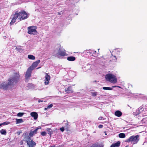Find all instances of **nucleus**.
I'll return each instance as SVG.
<instances>
[{"label": "nucleus", "mask_w": 147, "mask_h": 147, "mask_svg": "<svg viewBox=\"0 0 147 147\" xmlns=\"http://www.w3.org/2000/svg\"><path fill=\"white\" fill-rule=\"evenodd\" d=\"M19 75L18 74L15 73L10 77L8 82H3L0 84V88L4 90L6 89L9 86L15 84L18 81Z\"/></svg>", "instance_id": "nucleus-1"}, {"label": "nucleus", "mask_w": 147, "mask_h": 147, "mask_svg": "<svg viewBox=\"0 0 147 147\" xmlns=\"http://www.w3.org/2000/svg\"><path fill=\"white\" fill-rule=\"evenodd\" d=\"M29 14L27 13L26 12L23 11L19 13H16L12 16L13 19L10 23L11 25H12L16 22L19 21L27 19L28 16Z\"/></svg>", "instance_id": "nucleus-2"}, {"label": "nucleus", "mask_w": 147, "mask_h": 147, "mask_svg": "<svg viewBox=\"0 0 147 147\" xmlns=\"http://www.w3.org/2000/svg\"><path fill=\"white\" fill-rule=\"evenodd\" d=\"M54 54L55 57L64 56L65 55V51L62 47H60L59 49L56 50L54 52Z\"/></svg>", "instance_id": "nucleus-3"}, {"label": "nucleus", "mask_w": 147, "mask_h": 147, "mask_svg": "<svg viewBox=\"0 0 147 147\" xmlns=\"http://www.w3.org/2000/svg\"><path fill=\"white\" fill-rule=\"evenodd\" d=\"M139 136L138 135L136 136L133 135L130 136L128 139L126 140V142H131L132 144H136L139 140Z\"/></svg>", "instance_id": "nucleus-4"}, {"label": "nucleus", "mask_w": 147, "mask_h": 147, "mask_svg": "<svg viewBox=\"0 0 147 147\" xmlns=\"http://www.w3.org/2000/svg\"><path fill=\"white\" fill-rule=\"evenodd\" d=\"M106 79L112 83H115L117 82V78L114 75L111 74H107L105 76Z\"/></svg>", "instance_id": "nucleus-5"}, {"label": "nucleus", "mask_w": 147, "mask_h": 147, "mask_svg": "<svg viewBox=\"0 0 147 147\" xmlns=\"http://www.w3.org/2000/svg\"><path fill=\"white\" fill-rule=\"evenodd\" d=\"M36 27L30 26L28 28V33L30 34L35 35L37 32Z\"/></svg>", "instance_id": "nucleus-6"}, {"label": "nucleus", "mask_w": 147, "mask_h": 147, "mask_svg": "<svg viewBox=\"0 0 147 147\" xmlns=\"http://www.w3.org/2000/svg\"><path fill=\"white\" fill-rule=\"evenodd\" d=\"M40 60H38L37 61L33 62L32 64L30 66L29 68L31 69L32 70L35 69L38 65V64L40 63Z\"/></svg>", "instance_id": "nucleus-7"}, {"label": "nucleus", "mask_w": 147, "mask_h": 147, "mask_svg": "<svg viewBox=\"0 0 147 147\" xmlns=\"http://www.w3.org/2000/svg\"><path fill=\"white\" fill-rule=\"evenodd\" d=\"M32 71L31 69L29 67L27 70L26 73L25 77L26 79H28L31 76V74Z\"/></svg>", "instance_id": "nucleus-8"}, {"label": "nucleus", "mask_w": 147, "mask_h": 147, "mask_svg": "<svg viewBox=\"0 0 147 147\" xmlns=\"http://www.w3.org/2000/svg\"><path fill=\"white\" fill-rule=\"evenodd\" d=\"M50 76L47 74H46L45 76V83L46 85L49 84V81L50 79Z\"/></svg>", "instance_id": "nucleus-9"}, {"label": "nucleus", "mask_w": 147, "mask_h": 147, "mask_svg": "<svg viewBox=\"0 0 147 147\" xmlns=\"http://www.w3.org/2000/svg\"><path fill=\"white\" fill-rule=\"evenodd\" d=\"M27 144L28 145V147H33L36 145V143L31 140L29 142H28Z\"/></svg>", "instance_id": "nucleus-10"}, {"label": "nucleus", "mask_w": 147, "mask_h": 147, "mask_svg": "<svg viewBox=\"0 0 147 147\" xmlns=\"http://www.w3.org/2000/svg\"><path fill=\"white\" fill-rule=\"evenodd\" d=\"M91 65L90 64H88L86 66L83 67L82 68L83 69V70L85 71L90 69H91Z\"/></svg>", "instance_id": "nucleus-11"}, {"label": "nucleus", "mask_w": 147, "mask_h": 147, "mask_svg": "<svg viewBox=\"0 0 147 147\" xmlns=\"http://www.w3.org/2000/svg\"><path fill=\"white\" fill-rule=\"evenodd\" d=\"M30 115L31 116L34 117V119H37L38 115L37 113L36 112H32L30 113Z\"/></svg>", "instance_id": "nucleus-12"}, {"label": "nucleus", "mask_w": 147, "mask_h": 147, "mask_svg": "<svg viewBox=\"0 0 147 147\" xmlns=\"http://www.w3.org/2000/svg\"><path fill=\"white\" fill-rule=\"evenodd\" d=\"M104 145L101 143L95 144L91 146V147H103Z\"/></svg>", "instance_id": "nucleus-13"}, {"label": "nucleus", "mask_w": 147, "mask_h": 147, "mask_svg": "<svg viewBox=\"0 0 147 147\" xmlns=\"http://www.w3.org/2000/svg\"><path fill=\"white\" fill-rule=\"evenodd\" d=\"M120 142L118 141L117 142L111 144L110 147H118L120 146Z\"/></svg>", "instance_id": "nucleus-14"}, {"label": "nucleus", "mask_w": 147, "mask_h": 147, "mask_svg": "<svg viewBox=\"0 0 147 147\" xmlns=\"http://www.w3.org/2000/svg\"><path fill=\"white\" fill-rule=\"evenodd\" d=\"M65 91L66 92L68 93H72L73 92L72 87L71 86L69 87L67 89H66Z\"/></svg>", "instance_id": "nucleus-15"}, {"label": "nucleus", "mask_w": 147, "mask_h": 147, "mask_svg": "<svg viewBox=\"0 0 147 147\" xmlns=\"http://www.w3.org/2000/svg\"><path fill=\"white\" fill-rule=\"evenodd\" d=\"M122 113L119 111H117L115 113V115L118 117L121 116L122 115Z\"/></svg>", "instance_id": "nucleus-16"}, {"label": "nucleus", "mask_w": 147, "mask_h": 147, "mask_svg": "<svg viewBox=\"0 0 147 147\" xmlns=\"http://www.w3.org/2000/svg\"><path fill=\"white\" fill-rule=\"evenodd\" d=\"M75 57L72 56L69 57L67 58V60L70 61H73L75 60Z\"/></svg>", "instance_id": "nucleus-17"}, {"label": "nucleus", "mask_w": 147, "mask_h": 147, "mask_svg": "<svg viewBox=\"0 0 147 147\" xmlns=\"http://www.w3.org/2000/svg\"><path fill=\"white\" fill-rule=\"evenodd\" d=\"M28 58L30 59L34 60L35 59V57L33 55H28Z\"/></svg>", "instance_id": "nucleus-18"}, {"label": "nucleus", "mask_w": 147, "mask_h": 147, "mask_svg": "<svg viewBox=\"0 0 147 147\" xmlns=\"http://www.w3.org/2000/svg\"><path fill=\"white\" fill-rule=\"evenodd\" d=\"M119 137L121 138H124L125 137V136L124 133H121L119 134Z\"/></svg>", "instance_id": "nucleus-19"}, {"label": "nucleus", "mask_w": 147, "mask_h": 147, "mask_svg": "<svg viewBox=\"0 0 147 147\" xmlns=\"http://www.w3.org/2000/svg\"><path fill=\"white\" fill-rule=\"evenodd\" d=\"M16 123H21L23 122V119H16Z\"/></svg>", "instance_id": "nucleus-20"}, {"label": "nucleus", "mask_w": 147, "mask_h": 147, "mask_svg": "<svg viewBox=\"0 0 147 147\" xmlns=\"http://www.w3.org/2000/svg\"><path fill=\"white\" fill-rule=\"evenodd\" d=\"M0 132L2 134L6 135V131L4 129H1L0 131Z\"/></svg>", "instance_id": "nucleus-21"}, {"label": "nucleus", "mask_w": 147, "mask_h": 147, "mask_svg": "<svg viewBox=\"0 0 147 147\" xmlns=\"http://www.w3.org/2000/svg\"><path fill=\"white\" fill-rule=\"evenodd\" d=\"M26 141L28 142H29L31 140V139L29 136H26L25 137Z\"/></svg>", "instance_id": "nucleus-22"}, {"label": "nucleus", "mask_w": 147, "mask_h": 147, "mask_svg": "<svg viewBox=\"0 0 147 147\" xmlns=\"http://www.w3.org/2000/svg\"><path fill=\"white\" fill-rule=\"evenodd\" d=\"M16 49L18 51L20 52H22L23 51L22 49L20 47H16Z\"/></svg>", "instance_id": "nucleus-23"}, {"label": "nucleus", "mask_w": 147, "mask_h": 147, "mask_svg": "<svg viewBox=\"0 0 147 147\" xmlns=\"http://www.w3.org/2000/svg\"><path fill=\"white\" fill-rule=\"evenodd\" d=\"M41 127H37V128L35 129L34 131H33L34 132V133L35 134H36L37 133V132L38 131V130L39 129H41Z\"/></svg>", "instance_id": "nucleus-24"}, {"label": "nucleus", "mask_w": 147, "mask_h": 147, "mask_svg": "<svg viewBox=\"0 0 147 147\" xmlns=\"http://www.w3.org/2000/svg\"><path fill=\"white\" fill-rule=\"evenodd\" d=\"M63 122H65V127L67 129L68 127V122L67 121H64Z\"/></svg>", "instance_id": "nucleus-25"}, {"label": "nucleus", "mask_w": 147, "mask_h": 147, "mask_svg": "<svg viewBox=\"0 0 147 147\" xmlns=\"http://www.w3.org/2000/svg\"><path fill=\"white\" fill-rule=\"evenodd\" d=\"M103 89L104 90H112V88L110 87H103Z\"/></svg>", "instance_id": "nucleus-26"}, {"label": "nucleus", "mask_w": 147, "mask_h": 147, "mask_svg": "<svg viewBox=\"0 0 147 147\" xmlns=\"http://www.w3.org/2000/svg\"><path fill=\"white\" fill-rule=\"evenodd\" d=\"M47 130L48 134H49L50 135H51V129L49 128H48L47 129Z\"/></svg>", "instance_id": "nucleus-27"}, {"label": "nucleus", "mask_w": 147, "mask_h": 147, "mask_svg": "<svg viewBox=\"0 0 147 147\" xmlns=\"http://www.w3.org/2000/svg\"><path fill=\"white\" fill-rule=\"evenodd\" d=\"M92 95L94 96H96L98 92H91Z\"/></svg>", "instance_id": "nucleus-28"}, {"label": "nucleus", "mask_w": 147, "mask_h": 147, "mask_svg": "<svg viewBox=\"0 0 147 147\" xmlns=\"http://www.w3.org/2000/svg\"><path fill=\"white\" fill-rule=\"evenodd\" d=\"M35 134L33 131H30L29 134V135L31 137L32 136Z\"/></svg>", "instance_id": "nucleus-29"}, {"label": "nucleus", "mask_w": 147, "mask_h": 147, "mask_svg": "<svg viewBox=\"0 0 147 147\" xmlns=\"http://www.w3.org/2000/svg\"><path fill=\"white\" fill-rule=\"evenodd\" d=\"M24 114L23 113H19L17 114V116L19 117H22Z\"/></svg>", "instance_id": "nucleus-30"}, {"label": "nucleus", "mask_w": 147, "mask_h": 147, "mask_svg": "<svg viewBox=\"0 0 147 147\" xmlns=\"http://www.w3.org/2000/svg\"><path fill=\"white\" fill-rule=\"evenodd\" d=\"M10 123V122H9L6 121L4 122L2 124L3 125H7L9 124Z\"/></svg>", "instance_id": "nucleus-31"}, {"label": "nucleus", "mask_w": 147, "mask_h": 147, "mask_svg": "<svg viewBox=\"0 0 147 147\" xmlns=\"http://www.w3.org/2000/svg\"><path fill=\"white\" fill-rule=\"evenodd\" d=\"M41 135L42 136H45L46 135V132L45 131H43L41 133Z\"/></svg>", "instance_id": "nucleus-32"}, {"label": "nucleus", "mask_w": 147, "mask_h": 147, "mask_svg": "<svg viewBox=\"0 0 147 147\" xmlns=\"http://www.w3.org/2000/svg\"><path fill=\"white\" fill-rule=\"evenodd\" d=\"M53 105L52 104H50L47 106V108H48V109H50L51 108L53 107Z\"/></svg>", "instance_id": "nucleus-33"}, {"label": "nucleus", "mask_w": 147, "mask_h": 147, "mask_svg": "<svg viewBox=\"0 0 147 147\" xmlns=\"http://www.w3.org/2000/svg\"><path fill=\"white\" fill-rule=\"evenodd\" d=\"M60 130L62 132L64 130V127H62L61 128H60Z\"/></svg>", "instance_id": "nucleus-34"}, {"label": "nucleus", "mask_w": 147, "mask_h": 147, "mask_svg": "<svg viewBox=\"0 0 147 147\" xmlns=\"http://www.w3.org/2000/svg\"><path fill=\"white\" fill-rule=\"evenodd\" d=\"M103 117H99L98 118V119L99 120H103Z\"/></svg>", "instance_id": "nucleus-35"}, {"label": "nucleus", "mask_w": 147, "mask_h": 147, "mask_svg": "<svg viewBox=\"0 0 147 147\" xmlns=\"http://www.w3.org/2000/svg\"><path fill=\"white\" fill-rule=\"evenodd\" d=\"M103 125H100L98 126V127L99 128H102L103 127Z\"/></svg>", "instance_id": "nucleus-36"}, {"label": "nucleus", "mask_w": 147, "mask_h": 147, "mask_svg": "<svg viewBox=\"0 0 147 147\" xmlns=\"http://www.w3.org/2000/svg\"><path fill=\"white\" fill-rule=\"evenodd\" d=\"M63 13V12H62V11H60L59 12H58V14H59V15H61V14H62Z\"/></svg>", "instance_id": "nucleus-37"}, {"label": "nucleus", "mask_w": 147, "mask_h": 147, "mask_svg": "<svg viewBox=\"0 0 147 147\" xmlns=\"http://www.w3.org/2000/svg\"><path fill=\"white\" fill-rule=\"evenodd\" d=\"M116 87H118L119 88H121V87L119 86H112V88H115Z\"/></svg>", "instance_id": "nucleus-38"}, {"label": "nucleus", "mask_w": 147, "mask_h": 147, "mask_svg": "<svg viewBox=\"0 0 147 147\" xmlns=\"http://www.w3.org/2000/svg\"><path fill=\"white\" fill-rule=\"evenodd\" d=\"M38 102H43V100H38Z\"/></svg>", "instance_id": "nucleus-39"}, {"label": "nucleus", "mask_w": 147, "mask_h": 147, "mask_svg": "<svg viewBox=\"0 0 147 147\" xmlns=\"http://www.w3.org/2000/svg\"><path fill=\"white\" fill-rule=\"evenodd\" d=\"M48 109V108H47H47H45V110H47Z\"/></svg>", "instance_id": "nucleus-40"}, {"label": "nucleus", "mask_w": 147, "mask_h": 147, "mask_svg": "<svg viewBox=\"0 0 147 147\" xmlns=\"http://www.w3.org/2000/svg\"><path fill=\"white\" fill-rule=\"evenodd\" d=\"M3 124H2V123H0V126H1V125H3Z\"/></svg>", "instance_id": "nucleus-41"}, {"label": "nucleus", "mask_w": 147, "mask_h": 147, "mask_svg": "<svg viewBox=\"0 0 147 147\" xmlns=\"http://www.w3.org/2000/svg\"><path fill=\"white\" fill-rule=\"evenodd\" d=\"M40 67H38L36 68V69H39L40 68Z\"/></svg>", "instance_id": "nucleus-42"}, {"label": "nucleus", "mask_w": 147, "mask_h": 147, "mask_svg": "<svg viewBox=\"0 0 147 147\" xmlns=\"http://www.w3.org/2000/svg\"><path fill=\"white\" fill-rule=\"evenodd\" d=\"M49 147H55V146H51Z\"/></svg>", "instance_id": "nucleus-43"}, {"label": "nucleus", "mask_w": 147, "mask_h": 147, "mask_svg": "<svg viewBox=\"0 0 147 147\" xmlns=\"http://www.w3.org/2000/svg\"><path fill=\"white\" fill-rule=\"evenodd\" d=\"M128 147V146H126L125 147Z\"/></svg>", "instance_id": "nucleus-44"}]
</instances>
